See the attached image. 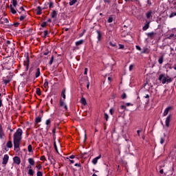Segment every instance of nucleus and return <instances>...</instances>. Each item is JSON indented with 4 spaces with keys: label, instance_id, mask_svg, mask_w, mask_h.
<instances>
[{
    "label": "nucleus",
    "instance_id": "2",
    "mask_svg": "<svg viewBox=\"0 0 176 176\" xmlns=\"http://www.w3.org/2000/svg\"><path fill=\"white\" fill-rule=\"evenodd\" d=\"M158 80L160 82L162 83V85H166V83H171L173 82V78L168 77H166V74H162L159 76Z\"/></svg>",
    "mask_w": 176,
    "mask_h": 176
},
{
    "label": "nucleus",
    "instance_id": "49",
    "mask_svg": "<svg viewBox=\"0 0 176 176\" xmlns=\"http://www.w3.org/2000/svg\"><path fill=\"white\" fill-rule=\"evenodd\" d=\"M109 112L111 115H113V108L110 109Z\"/></svg>",
    "mask_w": 176,
    "mask_h": 176
},
{
    "label": "nucleus",
    "instance_id": "15",
    "mask_svg": "<svg viewBox=\"0 0 176 176\" xmlns=\"http://www.w3.org/2000/svg\"><path fill=\"white\" fill-rule=\"evenodd\" d=\"M50 16L52 19H56V17H57V11L53 10L52 12H51Z\"/></svg>",
    "mask_w": 176,
    "mask_h": 176
},
{
    "label": "nucleus",
    "instance_id": "8",
    "mask_svg": "<svg viewBox=\"0 0 176 176\" xmlns=\"http://www.w3.org/2000/svg\"><path fill=\"white\" fill-rule=\"evenodd\" d=\"M60 107H63L65 110L68 111V107L62 99L60 100Z\"/></svg>",
    "mask_w": 176,
    "mask_h": 176
},
{
    "label": "nucleus",
    "instance_id": "25",
    "mask_svg": "<svg viewBox=\"0 0 176 176\" xmlns=\"http://www.w3.org/2000/svg\"><path fill=\"white\" fill-rule=\"evenodd\" d=\"M149 28V22L147 23L142 28L143 31H146Z\"/></svg>",
    "mask_w": 176,
    "mask_h": 176
},
{
    "label": "nucleus",
    "instance_id": "48",
    "mask_svg": "<svg viewBox=\"0 0 176 176\" xmlns=\"http://www.w3.org/2000/svg\"><path fill=\"white\" fill-rule=\"evenodd\" d=\"M135 47L137 50L141 51V47H140V45H136Z\"/></svg>",
    "mask_w": 176,
    "mask_h": 176
},
{
    "label": "nucleus",
    "instance_id": "3",
    "mask_svg": "<svg viewBox=\"0 0 176 176\" xmlns=\"http://www.w3.org/2000/svg\"><path fill=\"white\" fill-rule=\"evenodd\" d=\"M23 65L25 67V72H27V71H28V68L30 67V58L28 57V56H27L25 60H24Z\"/></svg>",
    "mask_w": 176,
    "mask_h": 176
},
{
    "label": "nucleus",
    "instance_id": "32",
    "mask_svg": "<svg viewBox=\"0 0 176 176\" xmlns=\"http://www.w3.org/2000/svg\"><path fill=\"white\" fill-rule=\"evenodd\" d=\"M26 17H27V15H25V14L21 15V16L19 17L20 21H23V20H24Z\"/></svg>",
    "mask_w": 176,
    "mask_h": 176
},
{
    "label": "nucleus",
    "instance_id": "30",
    "mask_svg": "<svg viewBox=\"0 0 176 176\" xmlns=\"http://www.w3.org/2000/svg\"><path fill=\"white\" fill-rule=\"evenodd\" d=\"M61 97H63V98L64 100H65V89H63L61 93Z\"/></svg>",
    "mask_w": 176,
    "mask_h": 176
},
{
    "label": "nucleus",
    "instance_id": "40",
    "mask_svg": "<svg viewBox=\"0 0 176 176\" xmlns=\"http://www.w3.org/2000/svg\"><path fill=\"white\" fill-rule=\"evenodd\" d=\"M126 97H127V95H126V93H124V94L122 95V96H121V98H122V100H124L125 98H126Z\"/></svg>",
    "mask_w": 176,
    "mask_h": 176
},
{
    "label": "nucleus",
    "instance_id": "11",
    "mask_svg": "<svg viewBox=\"0 0 176 176\" xmlns=\"http://www.w3.org/2000/svg\"><path fill=\"white\" fill-rule=\"evenodd\" d=\"M36 13L38 16H41V14H42V8H41V6H38L36 8Z\"/></svg>",
    "mask_w": 176,
    "mask_h": 176
},
{
    "label": "nucleus",
    "instance_id": "20",
    "mask_svg": "<svg viewBox=\"0 0 176 176\" xmlns=\"http://www.w3.org/2000/svg\"><path fill=\"white\" fill-rule=\"evenodd\" d=\"M28 162L30 166H34L35 164V161L32 158H29Z\"/></svg>",
    "mask_w": 176,
    "mask_h": 176
},
{
    "label": "nucleus",
    "instance_id": "46",
    "mask_svg": "<svg viewBox=\"0 0 176 176\" xmlns=\"http://www.w3.org/2000/svg\"><path fill=\"white\" fill-rule=\"evenodd\" d=\"M47 34H48L47 30H45L44 31V38H46V36H47Z\"/></svg>",
    "mask_w": 176,
    "mask_h": 176
},
{
    "label": "nucleus",
    "instance_id": "38",
    "mask_svg": "<svg viewBox=\"0 0 176 176\" xmlns=\"http://www.w3.org/2000/svg\"><path fill=\"white\" fill-rule=\"evenodd\" d=\"M36 94L41 96V89L36 88Z\"/></svg>",
    "mask_w": 176,
    "mask_h": 176
},
{
    "label": "nucleus",
    "instance_id": "57",
    "mask_svg": "<svg viewBox=\"0 0 176 176\" xmlns=\"http://www.w3.org/2000/svg\"><path fill=\"white\" fill-rule=\"evenodd\" d=\"M36 168H38V170H41L42 169V166L38 165L36 166Z\"/></svg>",
    "mask_w": 176,
    "mask_h": 176
},
{
    "label": "nucleus",
    "instance_id": "39",
    "mask_svg": "<svg viewBox=\"0 0 176 176\" xmlns=\"http://www.w3.org/2000/svg\"><path fill=\"white\" fill-rule=\"evenodd\" d=\"M54 146L55 151H56V152L58 153V149L57 148V144H56V142H54Z\"/></svg>",
    "mask_w": 176,
    "mask_h": 176
},
{
    "label": "nucleus",
    "instance_id": "29",
    "mask_svg": "<svg viewBox=\"0 0 176 176\" xmlns=\"http://www.w3.org/2000/svg\"><path fill=\"white\" fill-rule=\"evenodd\" d=\"M76 2H78V0H72V1H70V2L69 3L70 6H73V5H75V3H76Z\"/></svg>",
    "mask_w": 176,
    "mask_h": 176
},
{
    "label": "nucleus",
    "instance_id": "12",
    "mask_svg": "<svg viewBox=\"0 0 176 176\" xmlns=\"http://www.w3.org/2000/svg\"><path fill=\"white\" fill-rule=\"evenodd\" d=\"M155 35H156V33L154 32L146 33V36L151 39H153V36H155Z\"/></svg>",
    "mask_w": 176,
    "mask_h": 176
},
{
    "label": "nucleus",
    "instance_id": "28",
    "mask_svg": "<svg viewBox=\"0 0 176 176\" xmlns=\"http://www.w3.org/2000/svg\"><path fill=\"white\" fill-rule=\"evenodd\" d=\"M11 3H12L14 8H16V6H17V0H12Z\"/></svg>",
    "mask_w": 176,
    "mask_h": 176
},
{
    "label": "nucleus",
    "instance_id": "58",
    "mask_svg": "<svg viewBox=\"0 0 176 176\" xmlns=\"http://www.w3.org/2000/svg\"><path fill=\"white\" fill-rule=\"evenodd\" d=\"M147 3L151 6L152 5V3L151 2V0H147Z\"/></svg>",
    "mask_w": 176,
    "mask_h": 176
},
{
    "label": "nucleus",
    "instance_id": "56",
    "mask_svg": "<svg viewBox=\"0 0 176 176\" xmlns=\"http://www.w3.org/2000/svg\"><path fill=\"white\" fill-rule=\"evenodd\" d=\"M41 160H46V157H45V155H43V156L41 157Z\"/></svg>",
    "mask_w": 176,
    "mask_h": 176
},
{
    "label": "nucleus",
    "instance_id": "59",
    "mask_svg": "<svg viewBox=\"0 0 176 176\" xmlns=\"http://www.w3.org/2000/svg\"><path fill=\"white\" fill-rule=\"evenodd\" d=\"M74 166H75L76 167H80V164L76 163V164H75Z\"/></svg>",
    "mask_w": 176,
    "mask_h": 176
},
{
    "label": "nucleus",
    "instance_id": "33",
    "mask_svg": "<svg viewBox=\"0 0 176 176\" xmlns=\"http://www.w3.org/2000/svg\"><path fill=\"white\" fill-rule=\"evenodd\" d=\"M7 146L8 148H12L13 146V144H12V141H8L7 143Z\"/></svg>",
    "mask_w": 176,
    "mask_h": 176
},
{
    "label": "nucleus",
    "instance_id": "14",
    "mask_svg": "<svg viewBox=\"0 0 176 176\" xmlns=\"http://www.w3.org/2000/svg\"><path fill=\"white\" fill-rule=\"evenodd\" d=\"M10 9L12 14H16L17 13V11L16 10V9H14V8H13V6L12 4L10 5Z\"/></svg>",
    "mask_w": 176,
    "mask_h": 176
},
{
    "label": "nucleus",
    "instance_id": "6",
    "mask_svg": "<svg viewBox=\"0 0 176 176\" xmlns=\"http://www.w3.org/2000/svg\"><path fill=\"white\" fill-rule=\"evenodd\" d=\"M171 109H173L171 106L166 107L163 113V116H167V115H168V111H171Z\"/></svg>",
    "mask_w": 176,
    "mask_h": 176
},
{
    "label": "nucleus",
    "instance_id": "63",
    "mask_svg": "<svg viewBox=\"0 0 176 176\" xmlns=\"http://www.w3.org/2000/svg\"><path fill=\"white\" fill-rule=\"evenodd\" d=\"M69 159H75V155H70Z\"/></svg>",
    "mask_w": 176,
    "mask_h": 176
},
{
    "label": "nucleus",
    "instance_id": "5",
    "mask_svg": "<svg viewBox=\"0 0 176 176\" xmlns=\"http://www.w3.org/2000/svg\"><path fill=\"white\" fill-rule=\"evenodd\" d=\"M8 162H9V155L6 154L3 156L2 164H3V166H6L8 164Z\"/></svg>",
    "mask_w": 176,
    "mask_h": 176
},
{
    "label": "nucleus",
    "instance_id": "47",
    "mask_svg": "<svg viewBox=\"0 0 176 176\" xmlns=\"http://www.w3.org/2000/svg\"><path fill=\"white\" fill-rule=\"evenodd\" d=\"M42 175H43L42 172L41 171L37 172V176H42Z\"/></svg>",
    "mask_w": 176,
    "mask_h": 176
},
{
    "label": "nucleus",
    "instance_id": "42",
    "mask_svg": "<svg viewBox=\"0 0 176 176\" xmlns=\"http://www.w3.org/2000/svg\"><path fill=\"white\" fill-rule=\"evenodd\" d=\"M160 144H164V138L162 137L160 138Z\"/></svg>",
    "mask_w": 176,
    "mask_h": 176
},
{
    "label": "nucleus",
    "instance_id": "54",
    "mask_svg": "<svg viewBox=\"0 0 176 176\" xmlns=\"http://www.w3.org/2000/svg\"><path fill=\"white\" fill-rule=\"evenodd\" d=\"M141 131H142V129L137 131V133H138V137H140V133H141Z\"/></svg>",
    "mask_w": 176,
    "mask_h": 176
},
{
    "label": "nucleus",
    "instance_id": "16",
    "mask_svg": "<svg viewBox=\"0 0 176 176\" xmlns=\"http://www.w3.org/2000/svg\"><path fill=\"white\" fill-rule=\"evenodd\" d=\"M96 32L98 34V42H100V41H101V38L102 37V34L100 30H96Z\"/></svg>",
    "mask_w": 176,
    "mask_h": 176
},
{
    "label": "nucleus",
    "instance_id": "19",
    "mask_svg": "<svg viewBox=\"0 0 176 176\" xmlns=\"http://www.w3.org/2000/svg\"><path fill=\"white\" fill-rule=\"evenodd\" d=\"M50 123H52V121L50 120V119H48L46 120L45 124H47V130H49V129H50V126H49Z\"/></svg>",
    "mask_w": 176,
    "mask_h": 176
},
{
    "label": "nucleus",
    "instance_id": "53",
    "mask_svg": "<svg viewBox=\"0 0 176 176\" xmlns=\"http://www.w3.org/2000/svg\"><path fill=\"white\" fill-rule=\"evenodd\" d=\"M52 133H53L54 135H56V127L53 129Z\"/></svg>",
    "mask_w": 176,
    "mask_h": 176
},
{
    "label": "nucleus",
    "instance_id": "21",
    "mask_svg": "<svg viewBox=\"0 0 176 176\" xmlns=\"http://www.w3.org/2000/svg\"><path fill=\"white\" fill-rule=\"evenodd\" d=\"M84 42H85V41H83V40H80L78 41H76V46H80V45H83Z\"/></svg>",
    "mask_w": 176,
    "mask_h": 176
},
{
    "label": "nucleus",
    "instance_id": "41",
    "mask_svg": "<svg viewBox=\"0 0 176 176\" xmlns=\"http://www.w3.org/2000/svg\"><path fill=\"white\" fill-rule=\"evenodd\" d=\"M174 16H176V12H173L169 15V17L171 19L172 17H174Z\"/></svg>",
    "mask_w": 176,
    "mask_h": 176
},
{
    "label": "nucleus",
    "instance_id": "43",
    "mask_svg": "<svg viewBox=\"0 0 176 176\" xmlns=\"http://www.w3.org/2000/svg\"><path fill=\"white\" fill-rule=\"evenodd\" d=\"M5 85H8V83H10V80H3Z\"/></svg>",
    "mask_w": 176,
    "mask_h": 176
},
{
    "label": "nucleus",
    "instance_id": "9",
    "mask_svg": "<svg viewBox=\"0 0 176 176\" xmlns=\"http://www.w3.org/2000/svg\"><path fill=\"white\" fill-rule=\"evenodd\" d=\"M99 159H101V154H100L98 157L94 158L92 160V163L96 166V164H97V163H98Z\"/></svg>",
    "mask_w": 176,
    "mask_h": 176
},
{
    "label": "nucleus",
    "instance_id": "18",
    "mask_svg": "<svg viewBox=\"0 0 176 176\" xmlns=\"http://www.w3.org/2000/svg\"><path fill=\"white\" fill-rule=\"evenodd\" d=\"M39 76H41V69L37 68L36 69V78H39Z\"/></svg>",
    "mask_w": 176,
    "mask_h": 176
},
{
    "label": "nucleus",
    "instance_id": "50",
    "mask_svg": "<svg viewBox=\"0 0 176 176\" xmlns=\"http://www.w3.org/2000/svg\"><path fill=\"white\" fill-rule=\"evenodd\" d=\"M41 27L45 28L46 27V22H43L42 24H41Z\"/></svg>",
    "mask_w": 176,
    "mask_h": 176
},
{
    "label": "nucleus",
    "instance_id": "35",
    "mask_svg": "<svg viewBox=\"0 0 176 176\" xmlns=\"http://www.w3.org/2000/svg\"><path fill=\"white\" fill-rule=\"evenodd\" d=\"M28 152H32V146L31 144H30L28 146Z\"/></svg>",
    "mask_w": 176,
    "mask_h": 176
},
{
    "label": "nucleus",
    "instance_id": "22",
    "mask_svg": "<svg viewBox=\"0 0 176 176\" xmlns=\"http://www.w3.org/2000/svg\"><path fill=\"white\" fill-rule=\"evenodd\" d=\"M80 102L81 104H82L83 105H87V102H86V98H82L80 100Z\"/></svg>",
    "mask_w": 176,
    "mask_h": 176
},
{
    "label": "nucleus",
    "instance_id": "62",
    "mask_svg": "<svg viewBox=\"0 0 176 176\" xmlns=\"http://www.w3.org/2000/svg\"><path fill=\"white\" fill-rule=\"evenodd\" d=\"M19 24H20V23H14V27H18V26H19Z\"/></svg>",
    "mask_w": 176,
    "mask_h": 176
},
{
    "label": "nucleus",
    "instance_id": "51",
    "mask_svg": "<svg viewBox=\"0 0 176 176\" xmlns=\"http://www.w3.org/2000/svg\"><path fill=\"white\" fill-rule=\"evenodd\" d=\"M10 43H11L10 41H7L6 45L9 46V45H10Z\"/></svg>",
    "mask_w": 176,
    "mask_h": 176
},
{
    "label": "nucleus",
    "instance_id": "31",
    "mask_svg": "<svg viewBox=\"0 0 176 176\" xmlns=\"http://www.w3.org/2000/svg\"><path fill=\"white\" fill-rule=\"evenodd\" d=\"M120 109L122 111V112H124V110L126 109V106L121 105L120 108L118 109V111H120Z\"/></svg>",
    "mask_w": 176,
    "mask_h": 176
},
{
    "label": "nucleus",
    "instance_id": "4",
    "mask_svg": "<svg viewBox=\"0 0 176 176\" xmlns=\"http://www.w3.org/2000/svg\"><path fill=\"white\" fill-rule=\"evenodd\" d=\"M170 122H171V114H169L165 120V126L166 127H170Z\"/></svg>",
    "mask_w": 176,
    "mask_h": 176
},
{
    "label": "nucleus",
    "instance_id": "55",
    "mask_svg": "<svg viewBox=\"0 0 176 176\" xmlns=\"http://www.w3.org/2000/svg\"><path fill=\"white\" fill-rule=\"evenodd\" d=\"M133 67H134V66H133V65H131L129 66V71H132Z\"/></svg>",
    "mask_w": 176,
    "mask_h": 176
},
{
    "label": "nucleus",
    "instance_id": "7",
    "mask_svg": "<svg viewBox=\"0 0 176 176\" xmlns=\"http://www.w3.org/2000/svg\"><path fill=\"white\" fill-rule=\"evenodd\" d=\"M13 160H14V163H15V164L19 165L21 163V160L18 156L14 157Z\"/></svg>",
    "mask_w": 176,
    "mask_h": 176
},
{
    "label": "nucleus",
    "instance_id": "17",
    "mask_svg": "<svg viewBox=\"0 0 176 176\" xmlns=\"http://www.w3.org/2000/svg\"><path fill=\"white\" fill-rule=\"evenodd\" d=\"M42 122V117L38 116L35 119V124L41 123Z\"/></svg>",
    "mask_w": 176,
    "mask_h": 176
},
{
    "label": "nucleus",
    "instance_id": "60",
    "mask_svg": "<svg viewBox=\"0 0 176 176\" xmlns=\"http://www.w3.org/2000/svg\"><path fill=\"white\" fill-rule=\"evenodd\" d=\"M19 9H20V10H21L22 12H25V10H24V8H23V7H21Z\"/></svg>",
    "mask_w": 176,
    "mask_h": 176
},
{
    "label": "nucleus",
    "instance_id": "37",
    "mask_svg": "<svg viewBox=\"0 0 176 176\" xmlns=\"http://www.w3.org/2000/svg\"><path fill=\"white\" fill-rule=\"evenodd\" d=\"M104 119L108 122V119H109V116L107 114V113H104Z\"/></svg>",
    "mask_w": 176,
    "mask_h": 176
},
{
    "label": "nucleus",
    "instance_id": "1",
    "mask_svg": "<svg viewBox=\"0 0 176 176\" xmlns=\"http://www.w3.org/2000/svg\"><path fill=\"white\" fill-rule=\"evenodd\" d=\"M23 135V129H18L14 134V149L16 152L20 151V141H21V136Z\"/></svg>",
    "mask_w": 176,
    "mask_h": 176
},
{
    "label": "nucleus",
    "instance_id": "26",
    "mask_svg": "<svg viewBox=\"0 0 176 176\" xmlns=\"http://www.w3.org/2000/svg\"><path fill=\"white\" fill-rule=\"evenodd\" d=\"M164 60V57L163 56H162L161 57H160V58L158 59V63L159 64H163V60Z\"/></svg>",
    "mask_w": 176,
    "mask_h": 176
},
{
    "label": "nucleus",
    "instance_id": "61",
    "mask_svg": "<svg viewBox=\"0 0 176 176\" xmlns=\"http://www.w3.org/2000/svg\"><path fill=\"white\" fill-rule=\"evenodd\" d=\"M43 54L44 56H47V54H49V51L44 52Z\"/></svg>",
    "mask_w": 176,
    "mask_h": 176
},
{
    "label": "nucleus",
    "instance_id": "52",
    "mask_svg": "<svg viewBox=\"0 0 176 176\" xmlns=\"http://www.w3.org/2000/svg\"><path fill=\"white\" fill-rule=\"evenodd\" d=\"M119 46H120L119 49H124V45L120 44Z\"/></svg>",
    "mask_w": 176,
    "mask_h": 176
},
{
    "label": "nucleus",
    "instance_id": "45",
    "mask_svg": "<svg viewBox=\"0 0 176 176\" xmlns=\"http://www.w3.org/2000/svg\"><path fill=\"white\" fill-rule=\"evenodd\" d=\"M174 38V34H171L168 37V39H173Z\"/></svg>",
    "mask_w": 176,
    "mask_h": 176
},
{
    "label": "nucleus",
    "instance_id": "44",
    "mask_svg": "<svg viewBox=\"0 0 176 176\" xmlns=\"http://www.w3.org/2000/svg\"><path fill=\"white\" fill-rule=\"evenodd\" d=\"M53 5H54V4L53 3V2L50 1V3H49V8H50V9H52V8H53Z\"/></svg>",
    "mask_w": 176,
    "mask_h": 176
},
{
    "label": "nucleus",
    "instance_id": "24",
    "mask_svg": "<svg viewBox=\"0 0 176 176\" xmlns=\"http://www.w3.org/2000/svg\"><path fill=\"white\" fill-rule=\"evenodd\" d=\"M44 87L45 89H49V82H47V80H45Z\"/></svg>",
    "mask_w": 176,
    "mask_h": 176
},
{
    "label": "nucleus",
    "instance_id": "36",
    "mask_svg": "<svg viewBox=\"0 0 176 176\" xmlns=\"http://www.w3.org/2000/svg\"><path fill=\"white\" fill-rule=\"evenodd\" d=\"M113 21V18L110 16L109 17L108 20H107V22L108 23H112Z\"/></svg>",
    "mask_w": 176,
    "mask_h": 176
},
{
    "label": "nucleus",
    "instance_id": "64",
    "mask_svg": "<svg viewBox=\"0 0 176 176\" xmlns=\"http://www.w3.org/2000/svg\"><path fill=\"white\" fill-rule=\"evenodd\" d=\"M160 174H163V173H164L163 169H160Z\"/></svg>",
    "mask_w": 176,
    "mask_h": 176
},
{
    "label": "nucleus",
    "instance_id": "27",
    "mask_svg": "<svg viewBox=\"0 0 176 176\" xmlns=\"http://www.w3.org/2000/svg\"><path fill=\"white\" fill-rule=\"evenodd\" d=\"M28 174V175H34V174H35V171L32 169H29Z\"/></svg>",
    "mask_w": 176,
    "mask_h": 176
},
{
    "label": "nucleus",
    "instance_id": "13",
    "mask_svg": "<svg viewBox=\"0 0 176 176\" xmlns=\"http://www.w3.org/2000/svg\"><path fill=\"white\" fill-rule=\"evenodd\" d=\"M150 50L147 47H143V51L141 52L142 54H149Z\"/></svg>",
    "mask_w": 176,
    "mask_h": 176
},
{
    "label": "nucleus",
    "instance_id": "23",
    "mask_svg": "<svg viewBox=\"0 0 176 176\" xmlns=\"http://www.w3.org/2000/svg\"><path fill=\"white\" fill-rule=\"evenodd\" d=\"M146 16L147 19H151V17H152V11L148 12L146 14Z\"/></svg>",
    "mask_w": 176,
    "mask_h": 176
},
{
    "label": "nucleus",
    "instance_id": "34",
    "mask_svg": "<svg viewBox=\"0 0 176 176\" xmlns=\"http://www.w3.org/2000/svg\"><path fill=\"white\" fill-rule=\"evenodd\" d=\"M53 61H54V56H52L51 57V59H50V63H49L50 65H52V64H53Z\"/></svg>",
    "mask_w": 176,
    "mask_h": 176
},
{
    "label": "nucleus",
    "instance_id": "10",
    "mask_svg": "<svg viewBox=\"0 0 176 176\" xmlns=\"http://www.w3.org/2000/svg\"><path fill=\"white\" fill-rule=\"evenodd\" d=\"M5 137V132H3V129H2V125L0 124V138L1 140L3 139Z\"/></svg>",
    "mask_w": 176,
    "mask_h": 176
}]
</instances>
